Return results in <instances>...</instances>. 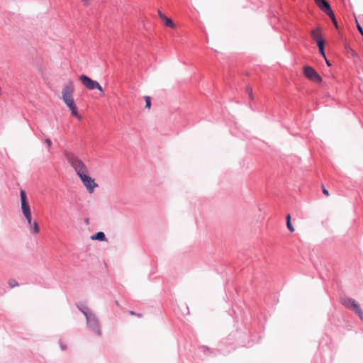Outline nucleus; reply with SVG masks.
<instances>
[{"instance_id": "5", "label": "nucleus", "mask_w": 363, "mask_h": 363, "mask_svg": "<svg viewBox=\"0 0 363 363\" xmlns=\"http://www.w3.org/2000/svg\"><path fill=\"white\" fill-rule=\"evenodd\" d=\"M88 174L89 173H85L79 177L80 178L86 189L89 193H92L94 189L98 187V184L95 182L94 179L89 176Z\"/></svg>"}, {"instance_id": "23", "label": "nucleus", "mask_w": 363, "mask_h": 363, "mask_svg": "<svg viewBox=\"0 0 363 363\" xmlns=\"http://www.w3.org/2000/svg\"><path fill=\"white\" fill-rule=\"evenodd\" d=\"M45 142L46 145H48V147H50L51 146L52 143L49 138L45 139Z\"/></svg>"}, {"instance_id": "21", "label": "nucleus", "mask_w": 363, "mask_h": 363, "mask_svg": "<svg viewBox=\"0 0 363 363\" xmlns=\"http://www.w3.org/2000/svg\"><path fill=\"white\" fill-rule=\"evenodd\" d=\"M356 23H357V29L359 31V33H361V35L363 36V28H362V26L359 25V23H358L357 20L356 19Z\"/></svg>"}, {"instance_id": "2", "label": "nucleus", "mask_w": 363, "mask_h": 363, "mask_svg": "<svg viewBox=\"0 0 363 363\" xmlns=\"http://www.w3.org/2000/svg\"><path fill=\"white\" fill-rule=\"evenodd\" d=\"M65 155L68 162L74 169L78 177H80L85 173H89L87 167L78 157L69 152H66Z\"/></svg>"}, {"instance_id": "26", "label": "nucleus", "mask_w": 363, "mask_h": 363, "mask_svg": "<svg viewBox=\"0 0 363 363\" xmlns=\"http://www.w3.org/2000/svg\"><path fill=\"white\" fill-rule=\"evenodd\" d=\"M325 61H326V63L328 66H331V64L330 62L327 60V58L325 59Z\"/></svg>"}, {"instance_id": "15", "label": "nucleus", "mask_w": 363, "mask_h": 363, "mask_svg": "<svg viewBox=\"0 0 363 363\" xmlns=\"http://www.w3.org/2000/svg\"><path fill=\"white\" fill-rule=\"evenodd\" d=\"M80 311L83 313V314L86 316V322L90 323L91 320V313L88 312L86 309L84 308H79Z\"/></svg>"}, {"instance_id": "3", "label": "nucleus", "mask_w": 363, "mask_h": 363, "mask_svg": "<svg viewBox=\"0 0 363 363\" xmlns=\"http://www.w3.org/2000/svg\"><path fill=\"white\" fill-rule=\"evenodd\" d=\"M340 302L347 308L353 310L361 319L363 318V313L360 306L354 299L350 297H342L340 299Z\"/></svg>"}, {"instance_id": "4", "label": "nucleus", "mask_w": 363, "mask_h": 363, "mask_svg": "<svg viewBox=\"0 0 363 363\" xmlns=\"http://www.w3.org/2000/svg\"><path fill=\"white\" fill-rule=\"evenodd\" d=\"M79 80L82 83V84L89 90L98 89L101 94H104V89L102 86L99 84L98 82L91 79L86 75H80L79 77Z\"/></svg>"}, {"instance_id": "28", "label": "nucleus", "mask_w": 363, "mask_h": 363, "mask_svg": "<svg viewBox=\"0 0 363 363\" xmlns=\"http://www.w3.org/2000/svg\"><path fill=\"white\" fill-rule=\"evenodd\" d=\"M318 1V0H315V2H316V1Z\"/></svg>"}, {"instance_id": "10", "label": "nucleus", "mask_w": 363, "mask_h": 363, "mask_svg": "<svg viewBox=\"0 0 363 363\" xmlns=\"http://www.w3.org/2000/svg\"><path fill=\"white\" fill-rule=\"evenodd\" d=\"M158 16L160 19L163 21L164 24L169 28H174L176 27L175 24L173 23L171 18L167 17L164 13H162L160 10L158 11Z\"/></svg>"}, {"instance_id": "14", "label": "nucleus", "mask_w": 363, "mask_h": 363, "mask_svg": "<svg viewBox=\"0 0 363 363\" xmlns=\"http://www.w3.org/2000/svg\"><path fill=\"white\" fill-rule=\"evenodd\" d=\"M324 45H325V41H320V42H318V46L319 52H320V55L325 59H326V56H325V54L324 52Z\"/></svg>"}, {"instance_id": "8", "label": "nucleus", "mask_w": 363, "mask_h": 363, "mask_svg": "<svg viewBox=\"0 0 363 363\" xmlns=\"http://www.w3.org/2000/svg\"><path fill=\"white\" fill-rule=\"evenodd\" d=\"M318 6L327 15H333L330 5L326 0H318L315 2Z\"/></svg>"}, {"instance_id": "11", "label": "nucleus", "mask_w": 363, "mask_h": 363, "mask_svg": "<svg viewBox=\"0 0 363 363\" xmlns=\"http://www.w3.org/2000/svg\"><path fill=\"white\" fill-rule=\"evenodd\" d=\"M91 320L90 323H87L89 326L91 327L94 331H96L99 335H100V329L99 328L96 319L93 313H91Z\"/></svg>"}, {"instance_id": "6", "label": "nucleus", "mask_w": 363, "mask_h": 363, "mask_svg": "<svg viewBox=\"0 0 363 363\" xmlns=\"http://www.w3.org/2000/svg\"><path fill=\"white\" fill-rule=\"evenodd\" d=\"M303 74L308 79H310L315 83H320L322 82L321 77L312 67L306 65L303 67Z\"/></svg>"}, {"instance_id": "13", "label": "nucleus", "mask_w": 363, "mask_h": 363, "mask_svg": "<svg viewBox=\"0 0 363 363\" xmlns=\"http://www.w3.org/2000/svg\"><path fill=\"white\" fill-rule=\"evenodd\" d=\"M286 220L287 228L289 229V230L290 232H294L295 230V229H294V227L293 226V225L291 223V215L290 214H288L286 216Z\"/></svg>"}, {"instance_id": "1", "label": "nucleus", "mask_w": 363, "mask_h": 363, "mask_svg": "<svg viewBox=\"0 0 363 363\" xmlns=\"http://www.w3.org/2000/svg\"><path fill=\"white\" fill-rule=\"evenodd\" d=\"M74 91V84L72 81L65 84L62 89V98L64 103L69 108L72 116L78 120L82 119L81 115L78 113L77 107L75 104L73 94Z\"/></svg>"}, {"instance_id": "19", "label": "nucleus", "mask_w": 363, "mask_h": 363, "mask_svg": "<svg viewBox=\"0 0 363 363\" xmlns=\"http://www.w3.org/2000/svg\"><path fill=\"white\" fill-rule=\"evenodd\" d=\"M9 285L11 288H13L15 286H18V284L16 281L12 279L9 281Z\"/></svg>"}, {"instance_id": "25", "label": "nucleus", "mask_w": 363, "mask_h": 363, "mask_svg": "<svg viewBox=\"0 0 363 363\" xmlns=\"http://www.w3.org/2000/svg\"><path fill=\"white\" fill-rule=\"evenodd\" d=\"M84 5H88L89 4L90 0H82Z\"/></svg>"}, {"instance_id": "20", "label": "nucleus", "mask_w": 363, "mask_h": 363, "mask_svg": "<svg viewBox=\"0 0 363 363\" xmlns=\"http://www.w3.org/2000/svg\"><path fill=\"white\" fill-rule=\"evenodd\" d=\"M23 216H25V218L27 220V223L29 225H30L31 224V213H28V214L25 213V214H23Z\"/></svg>"}, {"instance_id": "17", "label": "nucleus", "mask_w": 363, "mask_h": 363, "mask_svg": "<svg viewBox=\"0 0 363 363\" xmlns=\"http://www.w3.org/2000/svg\"><path fill=\"white\" fill-rule=\"evenodd\" d=\"M33 230L35 234H37L39 233V227L36 221H34L33 223Z\"/></svg>"}, {"instance_id": "7", "label": "nucleus", "mask_w": 363, "mask_h": 363, "mask_svg": "<svg viewBox=\"0 0 363 363\" xmlns=\"http://www.w3.org/2000/svg\"><path fill=\"white\" fill-rule=\"evenodd\" d=\"M20 196H21V210L23 212V214L28 213H31L29 203L27 200V196L26 191L24 190H21L20 191Z\"/></svg>"}, {"instance_id": "18", "label": "nucleus", "mask_w": 363, "mask_h": 363, "mask_svg": "<svg viewBox=\"0 0 363 363\" xmlns=\"http://www.w3.org/2000/svg\"><path fill=\"white\" fill-rule=\"evenodd\" d=\"M330 16V18H331L334 26H335L336 28H338V24H337V22L335 19V15H334V13L333 12V15H328Z\"/></svg>"}, {"instance_id": "12", "label": "nucleus", "mask_w": 363, "mask_h": 363, "mask_svg": "<svg viewBox=\"0 0 363 363\" xmlns=\"http://www.w3.org/2000/svg\"><path fill=\"white\" fill-rule=\"evenodd\" d=\"M92 240H99L101 241H106L105 234L103 232H98L97 233L91 236Z\"/></svg>"}, {"instance_id": "9", "label": "nucleus", "mask_w": 363, "mask_h": 363, "mask_svg": "<svg viewBox=\"0 0 363 363\" xmlns=\"http://www.w3.org/2000/svg\"><path fill=\"white\" fill-rule=\"evenodd\" d=\"M311 35L313 38V39L316 41L317 45L318 44V42L324 41V40L322 38L321 29L320 27H318L315 29L312 30L311 31Z\"/></svg>"}, {"instance_id": "24", "label": "nucleus", "mask_w": 363, "mask_h": 363, "mask_svg": "<svg viewBox=\"0 0 363 363\" xmlns=\"http://www.w3.org/2000/svg\"><path fill=\"white\" fill-rule=\"evenodd\" d=\"M348 51L350 52V53H352V55H357V53L352 49L350 48Z\"/></svg>"}, {"instance_id": "22", "label": "nucleus", "mask_w": 363, "mask_h": 363, "mask_svg": "<svg viewBox=\"0 0 363 363\" xmlns=\"http://www.w3.org/2000/svg\"><path fill=\"white\" fill-rule=\"evenodd\" d=\"M322 190H323V193L326 196H330V194H329V191L324 187V186H322Z\"/></svg>"}, {"instance_id": "16", "label": "nucleus", "mask_w": 363, "mask_h": 363, "mask_svg": "<svg viewBox=\"0 0 363 363\" xmlns=\"http://www.w3.org/2000/svg\"><path fill=\"white\" fill-rule=\"evenodd\" d=\"M145 107L147 108L148 109H150V106H151L150 97L148 96H145Z\"/></svg>"}, {"instance_id": "27", "label": "nucleus", "mask_w": 363, "mask_h": 363, "mask_svg": "<svg viewBox=\"0 0 363 363\" xmlns=\"http://www.w3.org/2000/svg\"><path fill=\"white\" fill-rule=\"evenodd\" d=\"M129 313L131 315H135V313L133 311H129Z\"/></svg>"}]
</instances>
